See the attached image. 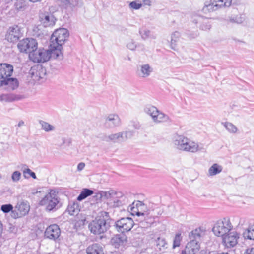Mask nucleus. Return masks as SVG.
<instances>
[{
    "instance_id": "nucleus-1",
    "label": "nucleus",
    "mask_w": 254,
    "mask_h": 254,
    "mask_svg": "<svg viewBox=\"0 0 254 254\" xmlns=\"http://www.w3.org/2000/svg\"><path fill=\"white\" fill-rule=\"evenodd\" d=\"M68 36V31L65 28L57 29L52 35L50 47L52 50L53 55H56L57 58H62V46Z\"/></svg>"
},
{
    "instance_id": "nucleus-2",
    "label": "nucleus",
    "mask_w": 254,
    "mask_h": 254,
    "mask_svg": "<svg viewBox=\"0 0 254 254\" xmlns=\"http://www.w3.org/2000/svg\"><path fill=\"white\" fill-rule=\"evenodd\" d=\"M202 234L203 232L200 229H196L192 231L189 234L190 241L187 243L181 254H197L200 249L198 243Z\"/></svg>"
},
{
    "instance_id": "nucleus-3",
    "label": "nucleus",
    "mask_w": 254,
    "mask_h": 254,
    "mask_svg": "<svg viewBox=\"0 0 254 254\" xmlns=\"http://www.w3.org/2000/svg\"><path fill=\"white\" fill-rule=\"evenodd\" d=\"M105 216H97L95 220L90 223L88 228L91 233L95 235H99L105 233L109 228L110 225L108 219V213L104 212Z\"/></svg>"
},
{
    "instance_id": "nucleus-4",
    "label": "nucleus",
    "mask_w": 254,
    "mask_h": 254,
    "mask_svg": "<svg viewBox=\"0 0 254 254\" xmlns=\"http://www.w3.org/2000/svg\"><path fill=\"white\" fill-rule=\"evenodd\" d=\"M127 209L133 215H136L138 216L143 217L147 223L150 224L152 223L151 216H150V209L143 202L141 201H134L129 205Z\"/></svg>"
},
{
    "instance_id": "nucleus-5",
    "label": "nucleus",
    "mask_w": 254,
    "mask_h": 254,
    "mask_svg": "<svg viewBox=\"0 0 254 254\" xmlns=\"http://www.w3.org/2000/svg\"><path fill=\"white\" fill-rule=\"evenodd\" d=\"M59 203L60 198L58 192L54 190H50L39 202V205L45 207L47 211L57 210Z\"/></svg>"
},
{
    "instance_id": "nucleus-6",
    "label": "nucleus",
    "mask_w": 254,
    "mask_h": 254,
    "mask_svg": "<svg viewBox=\"0 0 254 254\" xmlns=\"http://www.w3.org/2000/svg\"><path fill=\"white\" fill-rule=\"evenodd\" d=\"M174 144L179 150L195 153L201 149L197 143L182 135L177 136L174 140Z\"/></svg>"
},
{
    "instance_id": "nucleus-7",
    "label": "nucleus",
    "mask_w": 254,
    "mask_h": 254,
    "mask_svg": "<svg viewBox=\"0 0 254 254\" xmlns=\"http://www.w3.org/2000/svg\"><path fill=\"white\" fill-rule=\"evenodd\" d=\"M56 57V55L52 54V50L50 47L49 50H34V51L31 52L29 54V58L30 60L34 63H43L48 61L50 58Z\"/></svg>"
},
{
    "instance_id": "nucleus-8",
    "label": "nucleus",
    "mask_w": 254,
    "mask_h": 254,
    "mask_svg": "<svg viewBox=\"0 0 254 254\" xmlns=\"http://www.w3.org/2000/svg\"><path fill=\"white\" fill-rule=\"evenodd\" d=\"M233 226L229 218H224L217 221L212 228L214 234L217 236L224 237L232 229Z\"/></svg>"
},
{
    "instance_id": "nucleus-9",
    "label": "nucleus",
    "mask_w": 254,
    "mask_h": 254,
    "mask_svg": "<svg viewBox=\"0 0 254 254\" xmlns=\"http://www.w3.org/2000/svg\"><path fill=\"white\" fill-rule=\"evenodd\" d=\"M134 135V131L132 130L119 132L109 135H105L103 137L102 140L106 142H113V143H122L130 139Z\"/></svg>"
},
{
    "instance_id": "nucleus-10",
    "label": "nucleus",
    "mask_w": 254,
    "mask_h": 254,
    "mask_svg": "<svg viewBox=\"0 0 254 254\" xmlns=\"http://www.w3.org/2000/svg\"><path fill=\"white\" fill-rule=\"evenodd\" d=\"M210 3L205 4L203 8L204 12H212L220 9L229 7L232 4V0H210Z\"/></svg>"
},
{
    "instance_id": "nucleus-11",
    "label": "nucleus",
    "mask_w": 254,
    "mask_h": 254,
    "mask_svg": "<svg viewBox=\"0 0 254 254\" xmlns=\"http://www.w3.org/2000/svg\"><path fill=\"white\" fill-rule=\"evenodd\" d=\"M38 43L33 38H26L19 42L17 47L21 52L29 53L34 51L37 49Z\"/></svg>"
},
{
    "instance_id": "nucleus-12",
    "label": "nucleus",
    "mask_w": 254,
    "mask_h": 254,
    "mask_svg": "<svg viewBox=\"0 0 254 254\" xmlns=\"http://www.w3.org/2000/svg\"><path fill=\"white\" fill-rule=\"evenodd\" d=\"M134 222L129 217L122 218L116 222L118 231L122 233L129 231L134 225Z\"/></svg>"
},
{
    "instance_id": "nucleus-13",
    "label": "nucleus",
    "mask_w": 254,
    "mask_h": 254,
    "mask_svg": "<svg viewBox=\"0 0 254 254\" xmlns=\"http://www.w3.org/2000/svg\"><path fill=\"white\" fill-rule=\"evenodd\" d=\"M22 35L21 28L17 25H14L7 30L5 38L8 42L14 43L17 42Z\"/></svg>"
},
{
    "instance_id": "nucleus-14",
    "label": "nucleus",
    "mask_w": 254,
    "mask_h": 254,
    "mask_svg": "<svg viewBox=\"0 0 254 254\" xmlns=\"http://www.w3.org/2000/svg\"><path fill=\"white\" fill-rule=\"evenodd\" d=\"M121 124V119L116 114H109L105 118L104 125L106 128H114L119 127Z\"/></svg>"
},
{
    "instance_id": "nucleus-15",
    "label": "nucleus",
    "mask_w": 254,
    "mask_h": 254,
    "mask_svg": "<svg viewBox=\"0 0 254 254\" xmlns=\"http://www.w3.org/2000/svg\"><path fill=\"white\" fill-rule=\"evenodd\" d=\"M61 234V230L57 224H52L48 226L44 233L45 238L55 241L59 238Z\"/></svg>"
},
{
    "instance_id": "nucleus-16",
    "label": "nucleus",
    "mask_w": 254,
    "mask_h": 254,
    "mask_svg": "<svg viewBox=\"0 0 254 254\" xmlns=\"http://www.w3.org/2000/svg\"><path fill=\"white\" fill-rule=\"evenodd\" d=\"M0 84L5 89L10 91L14 90L18 87L19 82L16 78L9 77L0 80Z\"/></svg>"
},
{
    "instance_id": "nucleus-17",
    "label": "nucleus",
    "mask_w": 254,
    "mask_h": 254,
    "mask_svg": "<svg viewBox=\"0 0 254 254\" xmlns=\"http://www.w3.org/2000/svg\"><path fill=\"white\" fill-rule=\"evenodd\" d=\"M239 238V234L236 232H232L223 237V242L227 247H233L238 243Z\"/></svg>"
},
{
    "instance_id": "nucleus-18",
    "label": "nucleus",
    "mask_w": 254,
    "mask_h": 254,
    "mask_svg": "<svg viewBox=\"0 0 254 254\" xmlns=\"http://www.w3.org/2000/svg\"><path fill=\"white\" fill-rule=\"evenodd\" d=\"M111 243L115 248L122 249L127 245V237L123 234H117L111 239Z\"/></svg>"
},
{
    "instance_id": "nucleus-19",
    "label": "nucleus",
    "mask_w": 254,
    "mask_h": 254,
    "mask_svg": "<svg viewBox=\"0 0 254 254\" xmlns=\"http://www.w3.org/2000/svg\"><path fill=\"white\" fill-rule=\"evenodd\" d=\"M60 3L64 8L73 10L74 8L80 7L83 5L82 0H55Z\"/></svg>"
},
{
    "instance_id": "nucleus-20",
    "label": "nucleus",
    "mask_w": 254,
    "mask_h": 254,
    "mask_svg": "<svg viewBox=\"0 0 254 254\" xmlns=\"http://www.w3.org/2000/svg\"><path fill=\"white\" fill-rule=\"evenodd\" d=\"M13 71L12 65L7 63L0 64V79L11 77Z\"/></svg>"
},
{
    "instance_id": "nucleus-21",
    "label": "nucleus",
    "mask_w": 254,
    "mask_h": 254,
    "mask_svg": "<svg viewBox=\"0 0 254 254\" xmlns=\"http://www.w3.org/2000/svg\"><path fill=\"white\" fill-rule=\"evenodd\" d=\"M193 22L197 24L199 22L201 23L200 29L202 30H207L210 29L211 25L209 20L206 18L199 15H194L192 17Z\"/></svg>"
},
{
    "instance_id": "nucleus-22",
    "label": "nucleus",
    "mask_w": 254,
    "mask_h": 254,
    "mask_svg": "<svg viewBox=\"0 0 254 254\" xmlns=\"http://www.w3.org/2000/svg\"><path fill=\"white\" fill-rule=\"evenodd\" d=\"M152 71V67L148 64L139 65L137 66V73L141 77L146 78L149 76Z\"/></svg>"
},
{
    "instance_id": "nucleus-23",
    "label": "nucleus",
    "mask_w": 254,
    "mask_h": 254,
    "mask_svg": "<svg viewBox=\"0 0 254 254\" xmlns=\"http://www.w3.org/2000/svg\"><path fill=\"white\" fill-rule=\"evenodd\" d=\"M41 23L43 24L44 27H48L53 26L55 24L56 19L52 14H49L48 13L42 14L40 16Z\"/></svg>"
},
{
    "instance_id": "nucleus-24",
    "label": "nucleus",
    "mask_w": 254,
    "mask_h": 254,
    "mask_svg": "<svg viewBox=\"0 0 254 254\" xmlns=\"http://www.w3.org/2000/svg\"><path fill=\"white\" fill-rule=\"evenodd\" d=\"M25 98L23 95H16L14 94H3L0 95V101L12 102L20 100Z\"/></svg>"
},
{
    "instance_id": "nucleus-25",
    "label": "nucleus",
    "mask_w": 254,
    "mask_h": 254,
    "mask_svg": "<svg viewBox=\"0 0 254 254\" xmlns=\"http://www.w3.org/2000/svg\"><path fill=\"white\" fill-rule=\"evenodd\" d=\"M151 117L153 122L156 124L166 122L170 120V118L168 115L165 114L158 109L157 110L156 113Z\"/></svg>"
},
{
    "instance_id": "nucleus-26",
    "label": "nucleus",
    "mask_w": 254,
    "mask_h": 254,
    "mask_svg": "<svg viewBox=\"0 0 254 254\" xmlns=\"http://www.w3.org/2000/svg\"><path fill=\"white\" fill-rule=\"evenodd\" d=\"M29 74L31 75V77L34 80H39L42 79L46 75V69L42 67L39 68L31 69L30 70Z\"/></svg>"
},
{
    "instance_id": "nucleus-27",
    "label": "nucleus",
    "mask_w": 254,
    "mask_h": 254,
    "mask_svg": "<svg viewBox=\"0 0 254 254\" xmlns=\"http://www.w3.org/2000/svg\"><path fill=\"white\" fill-rule=\"evenodd\" d=\"M87 254H104L103 247L99 244H93L86 249Z\"/></svg>"
},
{
    "instance_id": "nucleus-28",
    "label": "nucleus",
    "mask_w": 254,
    "mask_h": 254,
    "mask_svg": "<svg viewBox=\"0 0 254 254\" xmlns=\"http://www.w3.org/2000/svg\"><path fill=\"white\" fill-rule=\"evenodd\" d=\"M15 209L17 210V211L23 216L28 213L30 210V206L27 202L21 201L18 202L15 206Z\"/></svg>"
},
{
    "instance_id": "nucleus-29",
    "label": "nucleus",
    "mask_w": 254,
    "mask_h": 254,
    "mask_svg": "<svg viewBox=\"0 0 254 254\" xmlns=\"http://www.w3.org/2000/svg\"><path fill=\"white\" fill-rule=\"evenodd\" d=\"M67 211L70 215H74L78 214L79 206L77 202L71 201L69 203Z\"/></svg>"
},
{
    "instance_id": "nucleus-30",
    "label": "nucleus",
    "mask_w": 254,
    "mask_h": 254,
    "mask_svg": "<svg viewBox=\"0 0 254 254\" xmlns=\"http://www.w3.org/2000/svg\"><path fill=\"white\" fill-rule=\"evenodd\" d=\"M222 167L217 164H213L208 169V175L213 176L221 173L222 171Z\"/></svg>"
},
{
    "instance_id": "nucleus-31",
    "label": "nucleus",
    "mask_w": 254,
    "mask_h": 254,
    "mask_svg": "<svg viewBox=\"0 0 254 254\" xmlns=\"http://www.w3.org/2000/svg\"><path fill=\"white\" fill-rule=\"evenodd\" d=\"M104 196L108 199H111V201L116 197H120V195L122 196V192H117L114 190H111L108 191L104 192Z\"/></svg>"
},
{
    "instance_id": "nucleus-32",
    "label": "nucleus",
    "mask_w": 254,
    "mask_h": 254,
    "mask_svg": "<svg viewBox=\"0 0 254 254\" xmlns=\"http://www.w3.org/2000/svg\"><path fill=\"white\" fill-rule=\"evenodd\" d=\"M93 193V191L89 189H84L77 198L78 201H82Z\"/></svg>"
},
{
    "instance_id": "nucleus-33",
    "label": "nucleus",
    "mask_w": 254,
    "mask_h": 254,
    "mask_svg": "<svg viewBox=\"0 0 254 254\" xmlns=\"http://www.w3.org/2000/svg\"><path fill=\"white\" fill-rule=\"evenodd\" d=\"M71 139L70 138H61L59 140L57 145L61 149H64L70 145Z\"/></svg>"
},
{
    "instance_id": "nucleus-34",
    "label": "nucleus",
    "mask_w": 254,
    "mask_h": 254,
    "mask_svg": "<svg viewBox=\"0 0 254 254\" xmlns=\"http://www.w3.org/2000/svg\"><path fill=\"white\" fill-rule=\"evenodd\" d=\"M245 239L254 240V225L248 228L243 232Z\"/></svg>"
},
{
    "instance_id": "nucleus-35",
    "label": "nucleus",
    "mask_w": 254,
    "mask_h": 254,
    "mask_svg": "<svg viewBox=\"0 0 254 254\" xmlns=\"http://www.w3.org/2000/svg\"><path fill=\"white\" fill-rule=\"evenodd\" d=\"M245 18L243 15L239 14L236 16H231L228 17V21L231 23H235L237 24L242 23Z\"/></svg>"
},
{
    "instance_id": "nucleus-36",
    "label": "nucleus",
    "mask_w": 254,
    "mask_h": 254,
    "mask_svg": "<svg viewBox=\"0 0 254 254\" xmlns=\"http://www.w3.org/2000/svg\"><path fill=\"white\" fill-rule=\"evenodd\" d=\"M224 127L227 130L231 133H236L238 128L235 125L230 122L222 123Z\"/></svg>"
},
{
    "instance_id": "nucleus-37",
    "label": "nucleus",
    "mask_w": 254,
    "mask_h": 254,
    "mask_svg": "<svg viewBox=\"0 0 254 254\" xmlns=\"http://www.w3.org/2000/svg\"><path fill=\"white\" fill-rule=\"evenodd\" d=\"M158 109L154 106L151 105H147L145 106L143 109L144 113L152 117L154 114L156 113Z\"/></svg>"
},
{
    "instance_id": "nucleus-38",
    "label": "nucleus",
    "mask_w": 254,
    "mask_h": 254,
    "mask_svg": "<svg viewBox=\"0 0 254 254\" xmlns=\"http://www.w3.org/2000/svg\"><path fill=\"white\" fill-rule=\"evenodd\" d=\"M123 198H126V196L123 195L122 194V196L120 195V197H115L112 201L113 203V206L114 207H119L124 205L126 204V202H123L122 199Z\"/></svg>"
},
{
    "instance_id": "nucleus-39",
    "label": "nucleus",
    "mask_w": 254,
    "mask_h": 254,
    "mask_svg": "<svg viewBox=\"0 0 254 254\" xmlns=\"http://www.w3.org/2000/svg\"><path fill=\"white\" fill-rule=\"evenodd\" d=\"M180 36V34L178 31L174 32L171 35V47L173 49H175V47L176 45L175 42L177 41V39H178Z\"/></svg>"
},
{
    "instance_id": "nucleus-40",
    "label": "nucleus",
    "mask_w": 254,
    "mask_h": 254,
    "mask_svg": "<svg viewBox=\"0 0 254 254\" xmlns=\"http://www.w3.org/2000/svg\"><path fill=\"white\" fill-rule=\"evenodd\" d=\"M21 170L23 171L24 174H29L33 179L36 178L35 173L34 172H32L29 168H27L26 165H22Z\"/></svg>"
},
{
    "instance_id": "nucleus-41",
    "label": "nucleus",
    "mask_w": 254,
    "mask_h": 254,
    "mask_svg": "<svg viewBox=\"0 0 254 254\" xmlns=\"http://www.w3.org/2000/svg\"><path fill=\"white\" fill-rule=\"evenodd\" d=\"M40 123L41 124L42 129L47 132L53 130L55 128L54 126L47 122L43 121L40 122Z\"/></svg>"
},
{
    "instance_id": "nucleus-42",
    "label": "nucleus",
    "mask_w": 254,
    "mask_h": 254,
    "mask_svg": "<svg viewBox=\"0 0 254 254\" xmlns=\"http://www.w3.org/2000/svg\"><path fill=\"white\" fill-rule=\"evenodd\" d=\"M166 244L165 239L161 238H158L156 240L155 244H154V245H156L160 250H161V248H165Z\"/></svg>"
},
{
    "instance_id": "nucleus-43",
    "label": "nucleus",
    "mask_w": 254,
    "mask_h": 254,
    "mask_svg": "<svg viewBox=\"0 0 254 254\" xmlns=\"http://www.w3.org/2000/svg\"><path fill=\"white\" fill-rule=\"evenodd\" d=\"M181 240L182 238L181 236V234H177L174 239L173 248H175L177 247H179L180 245Z\"/></svg>"
},
{
    "instance_id": "nucleus-44",
    "label": "nucleus",
    "mask_w": 254,
    "mask_h": 254,
    "mask_svg": "<svg viewBox=\"0 0 254 254\" xmlns=\"http://www.w3.org/2000/svg\"><path fill=\"white\" fill-rule=\"evenodd\" d=\"M129 127H132L135 129H139L141 127V125L137 121L131 120L129 122Z\"/></svg>"
},
{
    "instance_id": "nucleus-45",
    "label": "nucleus",
    "mask_w": 254,
    "mask_h": 254,
    "mask_svg": "<svg viewBox=\"0 0 254 254\" xmlns=\"http://www.w3.org/2000/svg\"><path fill=\"white\" fill-rule=\"evenodd\" d=\"M13 206L10 204H4L1 206V210L4 213H8L13 209Z\"/></svg>"
},
{
    "instance_id": "nucleus-46",
    "label": "nucleus",
    "mask_w": 254,
    "mask_h": 254,
    "mask_svg": "<svg viewBox=\"0 0 254 254\" xmlns=\"http://www.w3.org/2000/svg\"><path fill=\"white\" fill-rule=\"evenodd\" d=\"M150 31L147 29H141L139 30V34L144 40L146 39L149 36Z\"/></svg>"
},
{
    "instance_id": "nucleus-47",
    "label": "nucleus",
    "mask_w": 254,
    "mask_h": 254,
    "mask_svg": "<svg viewBox=\"0 0 254 254\" xmlns=\"http://www.w3.org/2000/svg\"><path fill=\"white\" fill-rule=\"evenodd\" d=\"M21 174L20 172L16 171H14L11 176V179L14 182L18 181L21 178Z\"/></svg>"
},
{
    "instance_id": "nucleus-48",
    "label": "nucleus",
    "mask_w": 254,
    "mask_h": 254,
    "mask_svg": "<svg viewBox=\"0 0 254 254\" xmlns=\"http://www.w3.org/2000/svg\"><path fill=\"white\" fill-rule=\"evenodd\" d=\"M127 47L130 50L134 51L137 48V44L133 40H130L127 42Z\"/></svg>"
},
{
    "instance_id": "nucleus-49",
    "label": "nucleus",
    "mask_w": 254,
    "mask_h": 254,
    "mask_svg": "<svg viewBox=\"0 0 254 254\" xmlns=\"http://www.w3.org/2000/svg\"><path fill=\"white\" fill-rule=\"evenodd\" d=\"M129 6L133 9H138L142 6V4L137 3L136 1H132L130 3Z\"/></svg>"
},
{
    "instance_id": "nucleus-50",
    "label": "nucleus",
    "mask_w": 254,
    "mask_h": 254,
    "mask_svg": "<svg viewBox=\"0 0 254 254\" xmlns=\"http://www.w3.org/2000/svg\"><path fill=\"white\" fill-rule=\"evenodd\" d=\"M145 253L147 254H157L156 249L153 247H147L145 249Z\"/></svg>"
},
{
    "instance_id": "nucleus-51",
    "label": "nucleus",
    "mask_w": 254,
    "mask_h": 254,
    "mask_svg": "<svg viewBox=\"0 0 254 254\" xmlns=\"http://www.w3.org/2000/svg\"><path fill=\"white\" fill-rule=\"evenodd\" d=\"M11 211V216L13 218L15 219V218H19V217H22V216L19 213V212L17 211V210H16L15 209L14 210H12Z\"/></svg>"
},
{
    "instance_id": "nucleus-52",
    "label": "nucleus",
    "mask_w": 254,
    "mask_h": 254,
    "mask_svg": "<svg viewBox=\"0 0 254 254\" xmlns=\"http://www.w3.org/2000/svg\"><path fill=\"white\" fill-rule=\"evenodd\" d=\"M244 254H254V248L247 249Z\"/></svg>"
},
{
    "instance_id": "nucleus-53",
    "label": "nucleus",
    "mask_w": 254,
    "mask_h": 254,
    "mask_svg": "<svg viewBox=\"0 0 254 254\" xmlns=\"http://www.w3.org/2000/svg\"><path fill=\"white\" fill-rule=\"evenodd\" d=\"M84 167H85V163H83V162H81V163H79L77 166V170L79 171H80L84 169Z\"/></svg>"
},
{
    "instance_id": "nucleus-54",
    "label": "nucleus",
    "mask_w": 254,
    "mask_h": 254,
    "mask_svg": "<svg viewBox=\"0 0 254 254\" xmlns=\"http://www.w3.org/2000/svg\"><path fill=\"white\" fill-rule=\"evenodd\" d=\"M137 48H138V50L140 51H144L145 50L144 45L142 44H137Z\"/></svg>"
},
{
    "instance_id": "nucleus-55",
    "label": "nucleus",
    "mask_w": 254,
    "mask_h": 254,
    "mask_svg": "<svg viewBox=\"0 0 254 254\" xmlns=\"http://www.w3.org/2000/svg\"><path fill=\"white\" fill-rule=\"evenodd\" d=\"M2 225L1 223V222L0 221V236H1V235L2 234Z\"/></svg>"
},
{
    "instance_id": "nucleus-56",
    "label": "nucleus",
    "mask_w": 254,
    "mask_h": 254,
    "mask_svg": "<svg viewBox=\"0 0 254 254\" xmlns=\"http://www.w3.org/2000/svg\"><path fill=\"white\" fill-rule=\"evenodd\" d=\"M24 123L23 121H20L19 123L18 124V127H21L24 125Z\"/></svg>"
},
{
    "instance_id": "nucleus-57",
    "label": "nucleus",
    "mask_w": 254,
    "mask_h": 254,
    "mask_svg": "<svg viewBox=\"0 0 254 254\" xmlns=\"http://www.w3.org/2000/svg\"><path fill=\"white\" fill-rule=\"evenodd\" d=\"M144 3L146 5H150V1L149 0H145L144 1Z\"/></svg>"
},
{
    "instance_id": "nucleus-58",
    "label": "nucleus",
    "mask_w": 254,
    "mask_h": 254,
    "mask_svg": "<svg viewBox=\"0 0 254 254\" xmlns=\"http://www.w3.org/2000/svg\"><path fill=\"white\" fill-rule=\"evenodd\" d=\"M123 202H126V204L128 203V199L126 197V198H123L122 199Z\"/></svg>"
},
{
    "instance_id": "nucleus-59",
    "label": "nucleus",
    "mask_w": 254,
    "mask_h": 254,
    "mask_svg": "<svg viewBox=\"0 0 254 254\" xmlns=\"http://www.w3.org/2000/svg\"><path fill=\"white\" fill-rule=\"evenodd\" d=\"M1 178V175H0V179Z\"/></svg>"
}]
</instances>
